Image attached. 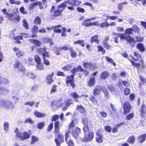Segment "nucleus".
<instances>
[{"label": "nucleus", "instance_id": "56", "mask_svg": "<svg viewBox=\"0 0 146 146\" xmlns=\"http://www.w3.org/2000/svg\"><path fill=\"white\" fill-rule=\"evenodd\" d=\"M8 82V81L5 79L2 78L0 76V84H6V82Z\"/></svg>", "mask_w": 146, "mask_h": 146}, {"label": "nucleus", "instance_id": "22", "mask_svg": "<svg viewBox=\"0 0 146 146\" xmlns=\"http://www.w3.org/2000/svg\"><path fill=\"white\" fill-rule=\"evenodd\" d=\"M67 3V1L62 3L58 6V9L62 11L66 7Z\"/></svg>", "mask_w": 146, "mask_h": 146}, {"label": "nucleus", "instance_id": "24", "mask_svg": "<svg viewBox=\"0 0 146 146\" xmlns=\"http://www.w3.org/2000/svg\"><path fill=\"white\" fill-rule=\"evenodd\" d=\"M77 109L82 114H84L86 111L82 105L78 106L77 107Z\"/></svg>", "mask_w": 146, "mask_h": 146}, {"label": "nucleus", "instance_id": "25", "mask_svg": "<svg viewBox=\"0 0 146 146\" xmlns=\"http://www.w3.org/2000/svg\"><path fill=\"white\" fill-rule=\"evenodd\" d=\"M29 40L30 41L31 43L35 44L37 46H40L41 45V42L37 40L32 39H29Z\"/></svg>", "mask_w": 146, "mask_h": 146}, {"label": "nucleus", "instance_id": "10", "mask_svg": "<svg viewBox=\"0 0 146 146\" xmlns=\"http://www.w3.org/2000/svg\"><path fill=\"white\" fill-rule=\"evenodd\" d=\"M69 132H66L65 135V139L66 142L68 144V146H74L73 141L70 139L69 138Z\"/></svg>", "mask_w": 146, "mask_h": 146}, {"label": "nucleus", "instance_id": "60", "mask_svg": "<svg viewBox=\"0 0 146 146\" xmlns=\"http://www.w3.org/2000/svg\"><path fill=\"white\" fill-rule=\"evenodd\" d=\"M104 94V95L105 96V97L107 98L108 99L109 98V95L108 94V93L106 90H102Z\"/></svg>", "mask_w": 146, "mask_h": 146}, {"label": "nucleus", "instance_id": "53", "mask_svg": "<svg viewBox=\"0 0 146 146\" xmlns=\"http://www.w3.org/2000/svg\"><path fill=\"white\" fill-rule=\"evenodd\" d=\"M132 29H133V31L137 32V33L139 32L140 31L138 27L136 25H134L133 26Z\"/></svg>", "mask_w": 146, "mask_h": 146}, {"label": "nucleus", "instance_id": "58", "mask_svg": "<svg viewBox=\"0 0 146 146\" xmlns=\"http://www.w3.org/2000/svg\"><path fill=\"white\" fill-rule=\"evenodd\" d=\"M135 38L137 39L135 41L136 42H142L144 40L143 38V37L136 36Z\"/></svg>", "mask_w": 146, "mask_h": 146}, {"label": "nucleus", "instance_id": "13", "mask_svg": "<svg viewBox=\"0 0 146 146\" xmlns=\"http://www.w3.org/2000/svg\"><path fill=\"white\" fill-rule=\"evenodd\" d=\"M54 75V73L52 72L47 76L46 82L47 84H50L53 82L52 77Z\"/></svg>", "mask_w": 146, "mask_h": 146}, {"label": "nucleus", "instance_id": "51", "mask_svg": "<svg viewBox=\"0 0 146 146\" xmlns=\"http://www.w3.org/2000/svg\"><path fill=\"white\" fill-rule=\"evenodd\" d=\"M27 76L28 78L31 79H34L35 77V75L32 72L29 73Z\"/></svg>", "mask_w": 146, "mask_h": 146}, {"label": "nucleus", "instance_id": "50", "mask_svg": "<svg viewBox=\"0 0 146 146\" xmlns=\"http://www.w3.org/2000/svg\"><path fill=\"white\" fill-rule=\"evenodd\" d=\"M133 29L132 28H128L125 31V33L126 34L129 35V34H132Z\"/></svg>", "mask_w": 146, "mask_h": 146}, {"label": "nucleus", "instance_id": "47", "mask_svg": "<svg viewBox=\"0 0 146 146\" xmlns=\"http://www.w3.org/2000/svg\"><path fill=\"white\" fill-rule=\"evenodd\" d=\"M107 18L106 20H107L108 19H110L111 20H115L118 19V17L116 16H107Z\"/></svg>", "mask_w": 146, "mask_h": 146}, {"label": "nucleus", "instance_id": "29", "mask_svg": "<svg viewBox=\"0 0 146 146\" xmlns=\"http://www.w3.org/2000/svg\"><path fill=\"white\" fill-rule=\"evenodd\" d=\"M9 19L11 21H13L15 22H19L20 20L19 16L17 15V17H14L13 15V17L10 18Z\"/></svg>", "mask_w": 146, "mask_h": 146}, {"label": "nucleus", "instance_id": "6", "mask_svg": "<svg viewBox=\"0 0 146 146\" xmlns=\"http://www.w3.org/2000/svg\"><path fill=\"white\" fill-rule=\"evenodd\" d=\"M72 103V101L71 99H66L64 103H61L60 105V107H62V110L65 111L67 109V107L69 106Z\"/></svg>", "mask_w": 146, "mask_h": 146}, {"label": "nucleus", "instance_id": "9", "mask_svg": "<svg viewBox=\"0 0 146 146\" xmlns=\"http://www.w3.org/2000/svg\"><path fill=\"white\" fill-rule=\"evenodd\" d=\"M113 34L114 36L116 35L117 37L119 36L121 40L124 39L126 40H127L129 36V35L126 34L125 33L124 34H119L113 32Z\"/></svg>", "mask_w": 146, "mask_h": 146}, {"label": "nucleus", "instance_id": "62", "mask_svg": "<svg viewBox=\"0 0 146 146\" xmlns=\"http://www.w3.org/2000/svg\"><path fill=\"white\" fill-rule=\"evenodd\" d=\"M37 65L36 66L37 69L40 70L42 69L43 67V65L42 64L40 63L39 64H37Z\"/></svg>", "mask_w": 146, "mask_h": 146}, {"label": "nucleus", "instance_id": "43", "mask_svg": "<svg viewBox=\"0 0 146 146\" xmlns=\"http://www.w3.org/2000/svg\"><path fill=\"white\" fill-rule=\"evenodd\" d=\"M134 55L137 58H134L133 57H132V58L133 59V60L135 61H137L138 60V59L139 58L141 57V56L140 54H139L138 53H137V52H134Z\"/></svg>", "mask_w": 146, "mask_h": 146}, {"label": "nucleus", "instance_id": "36", "mask_svg": "<svg viewBox=\"0 0 146 146\" xmlns=\"http://www.w3.org/2000/svg\"><path fill=\"white\" fill-rule=\"evenodd\" d=\"M73 63L70 64L68 65H66L65 66L62 68L63 69L66 71L70 70V68L73 66Z\"/></svg>", "mask_w": 146, "mask_h": 146}, {"label": "nucleus", "instance_id": "1", "mask_svg": "<svg viewBox=\"0 0 146 146\" xmlns=\"http://www.w3.org/2000/svg\"><path fill=\"white\" fill-rule=\"evenodd\" d=\"M83 69L81 68L80 66L77 68H74L71 70V72L73 74L70 76H68L66 78V83L68 86L70 85L73 88H74L76 85L74 82V75L77 72L82 71L83 70Z\"/></svg>", "mask_w": 146, "mask_h": 146}, {"label": "nucleus", "instance_id": "2", "mask_svg": "<svg viewBox=\"0 0 146 146\" xmlns=\"http://www.w3.org/2000/svg\"><path fill=\"white\" fill-rule=\"evenodd\" d=\"M76 121L75 120L72 121L70 123L69 128V131H67L70 133H72L73 136L76 139H78L79 136V133L80 131V129L78 128L74 127Z\"/></svg>", "mask_w": 146, "mask_h": 146}, {"label": "nucleus", "instance_id": "38", "mask_svg": "<svg viewBox=\"0 0 146 146\" xmlns=\"http://www.w3.org/2000/svg\"><path fill=\"white\" fill-rule=\"evenodd\" d=\"M98 35H96L92 37L91 40V43H92L94 42H95L97 43H98L99 42V41L98 40Z\"/></svg>", "mask_w": 146, "mask_h": 146}, {"label": "nucleus", "instance_id": "61", "mask_svg": "<svg viewBox=\"0 0 146 146\" xmlns=\"http://www.w3.org/2000/svg\"><path fill=\"white\" fill-rule=\"evenodd\" d=\"M24 53L23 51L20 50L16 54V55L18 57H20L23 56Z\"/></svg>", "mask_w": 146, "mask_h": 146}, {"label": "nucleus", "instance_id": "12", "mask_svg": "<svg viewBox=\"0 0 146 146\" xmlns=\"http://www.w3.org/2000/svg\"><path fill=\"white\" fill-rule=\"evenodd\" d=\"M3 106L6 109H11L14 107L12 103L7 101L4 102Z\"/></svg>", "mask_w": 146, "mask_h": 146}, {"label": "nucleus", "instance_id": "41", "mask_svg": "<svg viewBox=\"0 0 146 146\" xmlns=\"http://www.w3.org/2000/svg\"><path fill=\"white\" fill-rule=\"evenodd\" d=\"M106 59L108 62H110L114 66H115L116 65V64L114 63L112 60V59L108 56H106Z\"/></svg>", "mask_w": 146, "mask_h": 146}, {"label": "nucleus", "instance_id": "33", "mask_svg": "<svg viewBox=\"0 0 146 146\" xmlns=\"http://www.w3.org/2000/svg\"><path fill=\"white\" fill-rule=\"evenodd\" d=\"M135 141V138L134 136H131L129 138L127 142L131 144H133Z\"/></svg>", "mask_w": 146, "mask_h": 146}, {"label": "nucleus", "instance_id": "49", "mask_svg": "<svg viewBox=\"0 0 146 146\" xmlns=\"http://www.w3.org/2000/svg\"><path fill=\"white\" fill-rule=\"evenodd\" d=\"M62 11L58 9L55 10L54 13V15L55 16H59L61 14Z\"/></svg>", "mask_w": 146, "mask_h": 146}, {"label": "nucleus", "instance_id": "52", "mask_svg": "<svg viewBox=\"0 0 146 146\" xmlns=\"http://www.w3.org/2000/svg\"><path fill=\"white\" fill-rule=\"evenodd\" d=\"M116 30L119 32H123L124 31V29L122 27H116Z\"/></svg>", "mask_w": 146, "mask_h": 146}, {"label": "nucleus", "instance_id": "34", "mask_svg": "<svg viewBox=\"0 0 146 146\" xmlns=\"http://www.w3.org/2000/svg\"><path fill=\"white\" fill-rule=\"evenodd\" d=\"M146 108L145 104H142L141 109V116L142 117L144 116V115L145 113Z\"/></svg>", "mask_w": 146, "mask_h": 146}, {"label": "nucleus", "instance_id": "14", "mask_svg": "<svg viewBox=\"0 0 146 146\" xmlns=\"http://www.w3.org/2000/svg\"><path fill=\"white\" fill-rule=\"evenodd\" d=\"M69 5L72 6H75L78 5L81 3L80 1L76 0H69L67 1Z\"/></svg>", "mask_w": 146, "mask_h": 146}, {"label": "nucleus", "instance_id": "42", "mask_svg": "<svg viewBox=\"0 0 146 146\" xmlns=\"http://www.w3.org/2000/svg\"><path fill=\"white\" fill-rule=\"evenodd\" d=\"M22 22L23 25L24 27L25 28L27 29H28L29 27L26 20L25 19H24L23 20Z\"/></svg>", "mask_w": 146, "mask_h": 146}, {"label": "nucleus", "instance_id": "11", "mask_svg": "<svg viewBox=\"0 0 146 146\" xmlns=\"http://www.w3.org/2000/svg\"><path fill=\"white\" fill-rule=\"evenodd\" d=\"M84 67L86 69L89 70H94L96 68L95 66L90 62H87L84 63Z\"/></svg>", "mask_w": 146, "mask_h": 146}, {"label": "nucleus", "instance_id": "46", "mask_svg": "<svg viewBox=\"0 0 146 146\" xmlns=\"http://www.w3.org/2000/svg\"><path fill=\"white\" fill-rule=\"evenodd\" d=\"M134 116V113H130L127 115L126 119L128 120H129L131 119Z\"/></svg>", "mask_w": 146, "mask_h": 146}, {"label": "nucleus", "instance_id": "45", "mask_svg": "<svg viewBox=\"0 0 146 146\" xmlns=\"http://www.w3.org/2000/svg\"><path fill=\"white\" fill-rule=\"evenodd\" d=\"M35 60L37 64L41 63V59L39 57L38 55H36L35 57Z\"/></svg>", "mask_w": 146, "mask_h": 146}, {"label": "nucleus", "instance_id": "32", "mask_svg": "<svg viewBox=\"0 0 146 146\" xmlns=\"http://www.w3.org/2000/svg\"><path fill=\"white\" fill-rule=\"evenodd\" d=\"M61 27L60 25H56V26H54V33H61V30L60 29H58V27Z\"/></svg>", "mask_w": 146, "mask_h": 146}, {"label": "nucleus", "instance_id": "64", "mask_svg": "<svg viewBox=\"0 0 146 146\" xmlns=\"http://www.w3.org/2000/svg\"><path fill=\"white\" fill-rule=\"evenodd\" d=\"M38 27L36 26H34L32 29V31L34 33H36L38 31Z\"/></svg>", "mask_w": 146, "mask_h": 146}, {"label": "nucleus", "instance_id": "39", "mask_svg": "<svg viewBox=\"0 0 146 146\" xmlns=\"http://www.w3.org/2000/svg\"><path fill=\"white\" fill-rule=\"evenodd\" d=\"M34 23L36 25L40 24L41 23V19L40 17H36L35 19Z\"/></svg>", "mask_w": 146, "mask_h": 146}, {"label": "nucleus", "instance_id": "21", "mask_svg": "<svg viewBox=\"0 0 146 146\" xmlns=\"http://www.w3.org/2000/svg\"><path fill=\"white\" fill-rule=\"evenodd\" d=\"M95 83V79L94 77L90 78L88 82V86L90 87L94 86Z\"/></svg>", "mask_w": 146, "mask_h": 146}, {"label": "nucleus", "instance_id": "20", "mask_svg": "<svg viewBox=\"0 0 146 146\" xmlns=\"http://www.w3.org/2000/svg\"><path fill=\"white\" fill-rule=\"evenodd\" d=\"M127 40L129 45L132 46V47L134 46V44L136 42L134 38L131 37L130 36Z\"/></svg>", "mask_w": 146, "mask_h": 146}, {"label": "nucleus", "instance_id": "63", "mask_svg": "<svg viewBox=\"0 0 146 146\" xmlns=\"http://www.w3.org/2000/svg\"><path fill=\"white\" fill-rule=\"evenodd\" d=\"M103 44L104 47L107 49H109L111 47V46L106 42L104 41Z\"/></svg>", "mask_w": 146, "mask_h": 146}, {"label": "nucleus", "instance_id": "8", "mask_svg": "<svg viewBox=\"0 0 146 146\" xmlns=\"http://www.w3.org/2000/svg\"><path fill=\"white\" fill-rule=\"evenodd\" d=\"M123 108L124 110V113L125 115L129 113L131 108V106L128 102H126L124 104Z\"/></svg>", "mask_w": 146, "mask_h": 146}, {"label": "nucleus", "instance_id": "17", "mask_svg": "<svg viewBox=\"0 0 146 146\" xmlns=\"http://www.w3.org/2000/svg\"><path fill=\"white\" fill-rule=\"evenodd\" d=\"M102 88L101 86H97L94 89V95L96 96L100 94Z\"/></svg>", "mask_w": 146, "mask_h": 146}, {"label": "nucleus", "instance_id": "40", "mask_svg": "<svg viewBox=\"0 0 146 146\" xmlns=\"http://www.w3.org/2000/svg\"><path fill=\"white\" fill-rule=\"evenodd\" d=\"M8 92V91L7 89L3 88H0V94H5L7 93Z\"/></svg>", "mask_w": 146, "mask_h": 146}, {"label": "nucleus", "instance_id": "15", "mask_svg": "<svg viewBox=\"0 0 146 146\" xmlns=\"http://www.w3.org/2000/svg\"><path fill=\"white\" fill-rule=\"evenodd\" d=\"M82 122L84 127V131H88L89 130L88 125V120L87 118H84L82 121Z\"/></svg>", "mask_w": 146, "mask_h": 146}, {"label": "nucleus", "instance_id": "28", "mask_svg": "<svg viewBox=\"0 0 146 146\" xmlns=\"http://www.w3.org/2000/svg\"><path fill=\"white\" fill-rule=\"evenodd\" d=\"M74 44H80L82 47H84L85 45L84 41L83 40H79L77 41H74Z\"/></svg>", "mask_w": 146, "mask_h": 146}, {"label": "nucleus", "instance_id": "5", "mask_svg": "<svg viewBox=\"0 0 146 146\" xmlns=\"http://www.w3.org/2000/svg\"><path fill=\"white\" fill-rule=\"evenodd\" d=\"M84 137L82 139V141L84 142H88L91 141L93 138L94 135L93 133L89 132V130L86 132L84 131Z\"/></svg>", "mask_w": 146, "mask_h": 146}, {"label": "nucleus", "instance_id": "7", "mask_svg": "<svg viewBox=\"0 0 146 146\" xmlns=\"http://www.w3.org/2000/svg\"><path fill=\"white\" fill-rule=\"evenodd\" d=\"M13 67L15 69L17 68L19 71L22 72L25 71V69L21 63L18 61H16L13 65Z\"/></svg>", "mask_w": 146, "mask_h": 146}, {"label": "nucleus", "instance_id": "59", "mask_svg": "<svg viewBox=\"0 0 146 146\" xmlns=\"http://www.w3.org/2000/svg\"><path fill=\"white\" fill-rule=\"evenodd\" d=\"M9 123L7 122H5L4 124V128L5 130L8 131L9 129Z\"/></svg>", "mask_w": 146, "mask_h": 146}, {"label": "nucleus", "instance_id": "48", "mask_svg": "<svg viewBox=\"0 0 146 146\" xmlns=\"http://www.w3.org/2000/svg\"><path fill=\"white\" fill-rule=\"evenodd\" d=\"M44 125L45 123L44 122H41L38 123L37 126L39 129H41L43 128Z\"/></svg>", "mask_w": 146, "mask_h": 146}, {"label": "nucleus", "instance_id": "57", "mask_svg": "<svg viewBox=\"0 0 146 146\" xmlns=\"http://www.w3.org/2000/svg\"><path fill=\"white\" fill-rule=\"evenodd\" d=\"M57 86L56 85H54L52 88L50 92V94H53L56 91Z\"/></svg>", "mask_w": 146, "mask_h": 146}, {"label": "nucleus", "instance_id": "18", "mask_svg": "<svg viewBox=\"0 0 146 146\" xmlns=\"http://www.w3.org/2000/svg\"><path fill=\"white\" fill-rule=\"evenodd\" d=\"M2 12L4 15L6 16V17H8L9 19L10 18L13 17V14L12 13H9L6 9H3Z\"/></svg>", "mask_w": 146, "mask_h": 146}, {"label": "nucleus", "instance_id": "37", "mask_svg": "<svg viewBox=\"0 0 146 146\" xmlns=\"http://www.w3.org/2000/svg\"><path fill=\"white\" fill-rule=\"evenodd\" d=\"M39 139L38 138L34 136H33L31 137V144H33L37 141Z\"/></svg>", "mask_w": 146, "mask_h": 146}, {"label": "nucleus", "instance_id": "4", "mask_svg": "<svg viewBox=\"0 0 146 146\" xmlns=\"http://www.w3.org/2000/svg\"><path fill=\"white\" fill-rule=\"evenodd\" d=\"M15 132L16 133V136L22 140L28 139L31 135L26 132H24L23 133H21L17 128L16 129Z\"/></svg>", "mask_w": 146, "mask_h": 146}, {"label": "nucleus", "instance_id": "23", "mask_svg": "<svg viewBox=\"0 0 146 146\" xmlns=\"http://www.w3.org/2000/svg\"><path fill=\"white\" fill-rule=\"evenodd\" d=\"M109 76V73L107 71H104L102 73L100 76L101 79H105L107 78Z\"/></svg>", "mask_w": 146, "mask_h": 146}, {"label": "nucleus", "instance_id": "27", "mask_svg": "<svg viewBox=\"0 0 146 146\" xmlns=\"http://www.w3.org/2000/svg\"><path fill=\"white\" fill-rule=\"evenodd\" d=\"M70 95L71 97H72L74 99H76L78 98H81L83 96H79L78 94H77L76 92H72Z\"/></svg>", "mask_w": 146, "mask_h": 146}, {"label": "nucleus", "instance_id": "26", "mask_svg": "<svg viewBox=\"0 0 146 146\" xmlns=\"http://www.w3.org/2000/svg\"><path fill=\"white\" fill-rule=\"evenodd\" d=\"M34 114L35 116L38 117H44L46 115L44 113H40L37 111H35Z\"/></svg>", "mask_w": 146, "mask_h": 146}, {"label": "nucleus", "instance_id": "30", "mask_svg": "<svg viewBox=\"0 0 146 146\" xmlns=\"http://www.w3.org/2000/svg\"><path fill=\"white\" fill-rule=\"evenodd\" d=\"M137 47L141 52H143L145 50L144 46L142 43L138 44L137 45Z\"/></svg>", "mask_w": 146, "mask_h": 146}, {"label": "nucleus", "instance_id": "54", "mask_svg": "<svg viewBox=\"0 0 146 146\" xmlns=\"http://www.w3.org/2000/svg\"><path fill=\"white\" fill-rule=\"evenodd\" d=\"M98 51H101L102 52L103 54H105V51L102 46H98Z\"/></svg>", "mask_w": 146, "mask_h": 146}, {"label": "nucleus", "instance_id": "35", "mask_svg": "<svg viewBox=\"0 0 146 146\" xmlns=\"http://www.w3.org/2000/svg\"><path fill=\"white\" fill-rule=\"evenodd\" d=\"M38 1H36L31 4L29 6V10H32L35 8V6L38 5Z\"/></svg>", "mask_w": 146, "mask_h": 146}, {"label": "nucleus", "instance_id": "3", "mask_svg": "<svg viewBox=\"0 0 146 146\" xmlns=\"http://www.w3.org/2000/svg\"><path fill=\"white\" fill-rule=\"evenodd\" d=\"M59 127H55V132L58 133V138H55V139L57 146H60L61 143L64 141V136L62 134L59 133Z\"/></svg>", "mask_w": 146, "mask_h": 146}, {"label": "nucleus", "instance_id": "44", "mask_svg": "<svg viewBox=\"0 0 146 146\" xmlns=\"http://www.w3.org/2000/svg\"><path fill=\"white\" fill-rule=\"evenodd\" d=\"M90 100L92 101V102L95 105H98V101L95 99L94 97L93 96H91L90 98Z\"/></svg>", "mask_w": 146, "mask_h": 146}, {"label": "nucleus", "instance_id": "31", "mask_svg": "<svg viewBox=\"0 0 146 146\" xmlns=\"http://www.w3.org/2000/svg\"><path fill=\"white\" fill-rule=\"evenodd\" d=\"M70 51L71 53V56L73 58H75L76 56V53L75 51L71 47H70Z\"/></svg>", "mask_w": 146, "mask_h": 146}, {"label": "nucleus", "instance_id": "16", "mask_svg": "<svg viewBox=\"0 0 146 146\" xmlns=\"http://www.w3.org/2000/svg\"><path fill=\"white\" fill-rule=\"evenodd\" d=\"M96 134L97 135L96 137V141L98 143H101L102 142L103 136L102 134L98 131L96 132Z\"/></svg>", "mask_w": 146, "mask_h": 146}, {"label": "nucleus", "instance_id": "19", "mask_svg": "<svg viewBox=\"0 0 146 146\" xmlns=\"http://www.w3.org/2000/svg\"><path fill=\"white\" fill-rule=\"evenodd\" d=\"M146 134L139 135L137 139V141L139 143H141L143 142L145 139Z\"/></svg>", "mask_w": 146, "mask_h": 146}, {"label": "nucleus", "instance_id": "55", "mask_svg": "<svg viewBox=\"0 0 146 146\" xmlns=\"http://www.w3.org/2000/svg\"><path fill=\"white\" fill-rule=\"evenodd\" d=\"M100 26L101 27H108V23L107 22H105L101 23L100 25Z\"/></svg>", "mask_w": 146, "mask_h": 146}]
</instances>
